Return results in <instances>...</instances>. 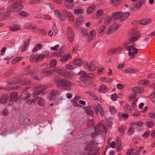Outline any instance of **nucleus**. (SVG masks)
<instances>
[{"label":"nucleus","instance_id":"1","mask_svg":"<svg viewBox=\"0 0 155 155\" xmlns=\"http://www.w3.org/2000/svg\"><path fill=\"white\" fill-rule=\"evenodd\" d=\"M53 81L59 88L66 90H70L71 89L72 84L69 81L55 76L53 78Z\"/></svg>","mask_w":155,"mask_h":155},{"label":"nucleus","instance_id":"2","mask_svg":"<svg viewBox=\"0 0 155 155\" xmlns=\"http://www.w3.org/2000/svg\"><path fill=\"white\" fill-rule=\"evenodd\" d=\"M94 145L93 141L88 144L86 147L84 152L80 155H94L97 153L99 148L98 147H94L91 149V148Z\"/></svg>","mask_w":155,"mask_h":155},{"label":"nucleus","instance_id":"3","mask_svg":"<svg viewBox=\"0 0 155 155\" xmlns=\"http://www.w3.org/2000/svg\"><path fill=\"white\" fill-rule=\"evenodd\" d=\"M104 121L102 120L101 121V123H98L96 126L95 127V131L93 133L91 137L92 138H94L97 135H98V134H101L102 132V130H98V129L101 127V125H102V128L104 130V131L105 133H107V129L105 128V127L104 126Z\"/></svg>","mask_w":155,"mask_h":155},{"label":"nucleus","instance_id":"4","mask_svg":"<svg viewBox=\"0 0 155 155\" xmlns=\"http://www.w3.org/2000/svg\"><path fill=\"white\" fill-rule=\"evenodd\" d=\"M48 87L46 86L42 85L41 84H37L35 87V89L36 90L40 89L37 91H35L32 94V96L33 97L42 94L44 90L47 89Z\"/></svg>","mask_w":155,"mask_h":155},{"label":"nucleus","instance_id":"5","mask_svg":"<svg viewBox=\"0 0 155 155\" xmlns=\"http://www.w3.org/2000/svg\"><path fill=\"white\" fill-rule=\"evenodd\" d=\"M31 96L30 94L27 92H25L23 95V98L25 101H26V103L29 105H31L32 103H35L36 102L35 99H31L30 98Z\"/></svg>","mask_w":155,"mask_h":155},{"label":"nucleus","instance_id":"6","mask_svg":"<svg viewBox=\"0 0 155 155\" xmlns=\"http://www.w3.org/2000/svg\"><path fill=\"white\" fill-rule=\"evenodd\" d=\"M135 46L136 44H133L130 46L127 47L126 48L127 50L129 51V56H132V58H133L134 56L136 54L137 52V49L135 48Z\"/></svg>","mask_w":155,"mask_h":155},{"label":"nucleus","instance_id":"7","mask_svg":"<svg viewBox=\"0 0 155 155\" xmlns=\"http://www.w3.org/2000/svg\"><path fill=\"white\" fill-rule=\"evenodd\" d=\"M59 96V93L54 90L51 91L48 95V99L50 101H53L55 100Z\"/></svg>","mask_w":155,"mask_h":155},{"label":"nucleus","instance_id":"8","mask_svg":"<svg viewBox=\"0 0 155 155\" xmlns=\"http://www.w3.org/2000/svg\"><path fill=\"white\" fill-rule=\"evenodd\" d=\"M48 66V63H45L40 65V68H42L44 67L45 68L46 67ZM41 74L45 76H48L52 75L53 74L52 71H50L46 70L45 68L41 70Z\"/></svg>","mask_w":155,"mask_h":155},{"label":"nucleus","instance_id":"9","mask_svg":"<svg viewBox=\"0 0 155 155\" xmlns=\"http://www.w3.org/2000/svg\"><path fill=\"white\" fill-rule=\"evenodd\" d=\"M94 110L96 114L98 115L99 113L102 116L104 114V110L100 104L97 103V104L93 105Z\"/></svg>","mask_w":155,"mask_h":155},{"label":"nucleus","instance_id":"10","mask_svg":"<svg viewBox=\"0 0 155 155\" xmlns=\"http://www.w3.org/2000/svg\"><path fill=\"white\" fill-rule=\"evenodd\" d=\"M67 37L68 41L72 42L74 37V35L73 31L70 27H68L67 28Z\"/></svg>","mask_w":155,"mask_h":155},{"label":"nucleus","instance_id":"11","mask_svg":"<svg viewBox=\"0 0 155 155\" xmlns=\"http://www.w3.org/2000/svg\"><path fill=\"white\" fill-rule=\"evenodd\" d=\"M137 147H134L131 148L129 149L127 152V155H139L140 152L143 149V147H140L139 149L137 150L136 152L132 153L137 149Z\"/></svg>","mask_w":155,"mask_h":155},{"label":"nucleus","instance_id":"12","mask_svg":"<svg viewBox=\"0 0 155 155\" xmlns=\"http://www.w3.org/2000/svg\"><path fill=\"white\" fill-rule=\"evenodd\" d=\"M62 12L65 16L68 18L69 21H74V17L71 12L66 10H63L62 11Z\"/></svg>","mask_w":155,"mask_h":155},{"label":"nucleus","instance_id":"13","mask_svg":"<svg viewBox=\"0 0 155 155\" xmlns=\"http://www.w3.org/2000/svg\"><path fill=\"white\" fill-rule=\"evenodd\" d=\"M119 27L118 25L116 23L112 24L109 27L106 33L108 35H109L114 31L116 30L119 28Z\"/></svg>","mask_w":155,"mask_h":155},{"label":"nucleus","instance_id":"14","mask_svg":"<svg viewBox=\"0 0 155 155\" xmlns=\"http://www.w3.org/2000/svg\"><path fill=\"white\" fill-rule=\"evenodd\" d=\"M122 47L120 46L117 48H113L110 49L108 51L107 53L108 54H113L117 52H120L122 51Z\"/></svg>","mask_w":155,"mask_h":155},{"label":"nucleus","instance_id":"15","mask_svg":"<svg viewBox=\"0 0 155 155\" xmlns=\"http://www.w3.org/2000/svg\"><path fill=\"white\" fill-rule=\"evenodd\" d=\"M52 71L56 72L60 76L64 75L66 72V71L62 68L60 67H56L52 70Z\"/></svg>","mask_w":155,"mask_h":155},{"label":"nucleus","instance_id":"16","mask_svg":"<svg viewBox=\"0 0 155 155\" xmlns=\"http://www.w3.org/2000/svg\"><path fill=\"white\" fill-rule=\"evenodd\" d=\"M64 4L66 7L71 8L74 7V0H66L64 2Z\"/></svg>","mask_w":155,"mask_h":155},{"label":"nucleus","instance_id":"17","mask_svg":"<svg viewBox=\"0 0 155 155\" xmlns=\"http://www.w3.org/2000/svg\"><path fill=\"white\" fill-rule=\"evenodd\" d=\"M138 70L137 68H128L127 69H123L122 71L123 73L134 74L138 72Z\"/></svg>","mask_w":155,"mask_h":155},{"label":"nucleus","instance_id":"18","mask_svg":"<svg viewBox=\"0 0 155 155\" xmlns=\"http://www.w3.org/2000/svg\"><path fill=\"white\" fill-rule=\"evenodd\" d=\"M37 98V103L40 107L44 106L46 104V101L44 98L41 97H38Z\"/></svg>","mask_w":155,"mask_h":155},{"label":"nucleus","instance_id":"19","mask_svg":"<svg viewBox=\"0 0 155 155\" xmlns=\"http://www.w3.org/2000/svg\"><path fill=\"white\" fill-rule=\"evenodd\" d=\"M12 9L11 10L14 9L15 11H18L21 9L23 8V6L21 5L20 2H15L12 6Z\"/></svg>","mask_w":155,"mask_h":155},{"label":"nucleus","instance_id":"20","mask_svg":"<svg viewBox=\"0 0 155 155\" xmlns=\"http://www.w3.org/2000/svg\"><path fill=\"white\" fill-rule=\"evenodd\" d=\"M72 58L71 54H68L64 55L60 59V61L62 63L66 62L69 59Z\"/></svg>","mask_w":155,"mask_h":155},{"label":"nucleus","instance_id":"21","mask_svg":"<svg viewBox=\"0 0 155 155\" xmlns=\"http://www.w3.org/2000/svg\"><path fill=\"white\" fill-rule=\"evenodd\" d=\"M122 14V12H116L112 13V18L114 20H117L118 18H121V16Z\"/></svg>","mask_w":155,"mask_h":155},{"label":"nucleus","instance_id":"22","mask_svg":"<svg viewBox=\"0 0 155 155\" xmlns=\"http://www.w3.org/2000/svg\"><path fill=\"white\" fill-rule=\"evenodd\" d=\"M18 94L16 92L12 93L10 96V101L12 102L15 101L16 102L18 97Z\"/></svg>","mask_w":155,"mask_h":155},{"label":"nucleus","instance_id":"23","mask_svg":"<svg viewBox=\"0 0 155 155\" xmlns=\"http://www.w3.org/2000/svg\"><path fill=\"white\" fill-rule=\"evenodd\" d=\"M65 47L64 46L62 47L58 52L53 53L52 55L53 56L59 57L65 52Z\"/></svg>","mask_w":155,"mask_h":155},{"label":"nucleus","instance_id":"24","mask_svg":"<svg viewBox=\"0 0 155 155\" xmlns=\"http://www.w3.org/2000/svg\"><path fill=\"white\" fill-rule=\"evenodd\" d=\"M64 76L68 79L73 78L75 76V74L72 71H66L65 73Z\"/></svg>","mask_w":155,"mask_h":155},{"label":"nucleus","instance_id":"25","mask_svg":"<svg viewBox=\"0 0 155 155\" xmlns=\"http://www.w3.org/2000/svg\"><path fill=\"white\" fill-rule=\"evenodd\" d=\"M75 20V25L77 27H78L83 23V18L81 16L78 17Z\"/></svg>","mask_w":155,"mask_h":155},{"label":"nucleus","instance_id":"26","mask_svg":"<svg viewBox=\"0 0 155 155\" xmlns=\"http://www.w3.org/2000/svg\"><path fill=\"white\" fill-rule=\"evenodd\" d=\"M108 88L105 85H102L99 88V91L102 93H105L108 91Z\"/></svg>","mask_w":155,"mask_h":155},{"label":"nucleus","instance_id":"27","mask_svg":"<svg viewBox=\"0 0 155 155\" xmlns=\"http://www.w3.org/2000/svg\"><path fill=\"white\" fill-rule=\"evenodd\" d=\"M30 38H29L28 39V41L24 42V45L21 48V50L22 51H24L27 49V46L30 43Z\"/></svg>","mask_w":155,"mask_h":155},{"label":"nucleus","instance_id":"28","mask_svg":"<svg viewBox=\"0 0 155 155\" xmlns=\"http://www.w3.org/2000/svg\"><path fill=\"white\" fill-rule=\"evenodd\" d=\"M84 110L85 112L88 115L92 116L94 114V111L91 109V107H84Z\"/></svg>","mask_w":155,"mask_h":155},{"label":"nucleus","instance_id":"29","mask_svg":"<svg viewBox=\"0 0 155 155\" xmlns=\"http://www.w3.org/2000/svg\"><path fill=\"white\" fill-rule=\"evenodd\" d=\"M130 37H131V36ZM140 37V35L139 34L135 35L134 37H132L129 38V41L130 43H132L134 41H136Z\"/></svg>","mask_w":155,"mask_h":155},{"label":"nucleus","instance_id":"30","mask_svg":"<svg viewBox=\"0 0 155 155\" xmlns=\"http://www.w3.org/2000/svg\"><path fill=\"white\" fill-rule=\"evenodd\" d=\"M8 100V97L6 95L2 96L0 99V103L4 104Z\"/></svg>","mask_w":155,"mask_h":155},{"label":"nucleus","instance_id":"31","mask_svg":"<svg viewBox=\"0 0 155 155\" xmlns=\"http://www.w3.org/2000/svg\"><path fill=\"white\" fill-rule=\"evenodd\" d=\"M151 20L150 18H146L143 19L140 21V23L142 25H146L150 23Z\"/></svg>","mask_w":155,"mask_h":155},{"label":"nucleus","instance_id":"32","mask_svg":"<svg viewBox=\"0 0 155 155\" xmlns=\"http://www.w3.org/2000/svg\"><path fill=\"white\" fill-rule=\"evenodd\" d=\"M96 8V6L94 4L90 5L87 9V12L88 14H90L93 12Z\"/></svg>","mask_w":155,"mask_h":155},{"label":"nucleus","instance_id":"33","mask_svg":"<svg viewBox=\"0 0 155 155\" xmlns=\"http://www.w3.org/2000/svg\"><path fill=\"white\" fill-rule=\"evenodd\" d=\"M25 83V80L24 79L20 81L18 80L12 81L11 83V84H15L19 83L21 85H26V84Z\"/></svg>","mask_w":155,"mask_h":155},{"label":"nucleus","instance_id":"34","mask_svg":"<svg viewBox=\"0 0 155 155\" xmlns=\"http://www.w3.org/2000/svg\"><path fill=\"white\" fill-rule=\"evenodd\" d=\"M88 69L90 71L93 72L96 70L97 67L94 63H92L88 65Z\"/></svg>","mask_w":155,"mask_h":155},{"label":"nucleus","instance_id":"35","mask_svg":"<svg viewBox=\"0 0 155 155\" xmlns=\"http://www.w3.org/2000/svg\"><path fill=\"white\" fill-rule=\"evenodd\" d=\"M112 21V18L110 16H107L104 19L103 23L106 25H108L110 24Z\"/></svg>","mask_w":155,"mask_h":155},{"label":"nucleus","instance_id":"36","mask_svg":"<svg viewBox=\"0 0 155 155\" xmlns=\"http://www.w3.org/2000/svg\"><path fill=\"white\" fill-rule=\"evenodd\" d=\"M86 94L89 96L91 97V98L94 100H97V97L94 93L91 92L90 91H87L86 92Z\"/></svg>","mask_w":155,"mask_h":155},{"label":"nucleus","instance_id":"37","mask_svg":"<svg viewBox=\"0 0 155 155\" xmlns=\"http://www.w3.org/2000/svg\"><path fill=\"white\" fill-rule=\"evenodd\" d=\"M73 62L75 65L78 66H81L82 65V61L79 58H76L74 59Z\"/></svg>","mask_w":155,"mask_h":155},{"label":"nucleus","instance_id":"38","mask_svg":"<svg viewBox=\"0 0 155 155\" xmlns=\"http://www.w3.org/2000/svg\"><path fill=\"white\" fill-rule=\"evenodd\" d=\"M143 124L141 122H139L137 123L133 122H131L130 124V125L132 126H137L138 127H140L142 126Z\"/></svg>","mask_w":155,"mask_h":155},{"label":"nucleus","instance_id":"39","mask_svg":"<svg viewBox=\"0 0 155 155\" xmlns=\"http://www.w3.org/2000/svg\"><path fill=\"white\" fill-rule=\"evenodd\" d=\"M132 91L135 93H139L141 94L142 93V91L141 88L139 87H134L132 89Z\"/></svg>","mask_w":155,"mask_h":155},{"label":"nucleus","instance_id":"40","mask_svg":"<svg viewBox=\"0 0 155 155\" xmlns=\"http://www.w3.org/2000/svg\"><path fill=\"white\" fill-rule=\"evenodd\" d=\"M100 80L101 81H102L104 83H108L109 82H112L113 81L112 79L110 78H100Z\"/></svg>","mask_w":155,"mask_h":155},{"label":"nucleus","instance_id":"41","mask_svg":"<svg viewBox=\"0 0 155 155\" xmlns=\"http://www.w3.org/2000/svg\"><path fill=\"white\" fill-rule=\"evenodd\" d=\"M106 28V26L104 25L101 26L98 28L97 29V31L99 33H104L105 32V29Z\"/></svg>","mask_w":155,"mask_h":155},{"label":"nucleus","instance_id":"42","mask_svg":"<svg viewBox=\"0 0 155 155\" xmlns=\"http://www.w3.org/2000/svg\"><path fill=\"white\" fill-rule=\"evenodd\" d=\"M116 147L118 149L120 148L121 145V141L120 138L117 137L116 138Z\"/></svg>","mask_w":155,"mask_h":155},{"label":"nucleus","instance_id":"43","mask_svg":"<svg viewBox=\"0 0 155 155\" xmlns=\"http://www.w3.org/2000/svg\"><path fill=\"white\" fill-rule=\"evenodd\" d=\"M129 16V13L128 12H125L124 14H122L121 16V18L120 19V21H123L127 18Z\"/></svg>","mask_w":155,"mask_h":155},{"label":"nucleus","instance_id":"44","mask_svg":"<svg viewBox=\"0 0 155 155\" xmlns=\"http://www.w3.org/2000/svg\"><path fill=\"white\" fill-rule=\"evenodd\" d=\"M37 54H33L30 57V60L32 62H37Z\"/></svg>","mask_w":155,"mask_h":155},{"label":"nucleus","instance_id":"45","mask_svg":"<svg viewBox=\"0 0 155 155\" xmlns=\"http://www.w3.org/2000/svg\"><path fill=\"white\" fill-rule=\"evenodd\" d=\"M57 64V61L56 59L52 60L50 63V66L51 68H54Z\"/></svg>","mask_w":155,"mask_h":155},{"label":"nucleus","instance_id":"46","mask_svg":"<svg viewBox=\"0 0 155 155\" xmlns=\"http://www.w3.org/2000/svg\"><path fill=\"white\" fill-rule=\"evenodd\" d=\"M120 0H112L110 2V4L115 6H118L120 4Z\"/></svg>","mask_w":155,"mask_h":155},{"label":"nucleus","instance_id":"47","mask_svg":"<svg viewBox=\"0 0 155 155\" xmlns=\"http://www.w3.org/2000/svg\"><path fill=\"white\" fill-rule=\"evenodd\" d=\"M146 124L148 128H150L154 126V124L153 121H149L146 122Z\"/></svg>","mask_w":155,"mask_h":155},{"label":"nucleus","instance_id":"48","mask_svg":"<svg viewBox=\"0 0 155 155\" xmlns=\"http://www.w3.org/2000/svg\"><path fill=\"white\" fill-rule=\"evenodd\" d=\"M125 127L124 126H122L119 127L118 130L120 132V135L123 136L124 134V131L125 130Z\"/></svg>","mask_w":155,"mask_h":155},{"label":"nucleus","instance_id":"49","mask_svg":"<svg viewBox=\"0 0 155 155\" xmlns=\"http://www.w3.org/2000/svg\"><path fill=\"white\" fill-rule=\"evenodd\" d=\"M66 68L68 70H71L74 69L75 67L71 63L65 65Z\"/></svg>","mask_w":155,"mask_h":155},{"label":"nucleus","instance_id":"50","mask_svg":"<svg viewBox=\"0 0 155 155\" xmlns=\"http://www.w3.org/2000/svg\"><path fill=\"white\" fill-rule=\"evenodd\" d=\"M82 82L87 84L90 85L92 83V81L91 79H84L82 80Z\"/></svg>","mask_w":155,"mask_h":155},{"label":"nucleus","instance_id":"51","mask_svg":"<svg viewBox=\"0 0 155 155\" xmlns=\"http://www.w3.org/2000/svg\"><path fill=\"white\" fill-rule=\"evenodd\" d=\"M45 58V55L43 54H37V62L40 61Z\"/></svg>","mask_w":155,"mask_h":155},{"label":"nucleus","instance_id":"52","mask_svg":"<svg viewBox=\"0 0 155 155\" xmlns=\"http://www.w3.org/2000/svg\"><path fill=\"white\" fill-rule=\"evenodd\" d=\"M20 27L18 25H14L12 26L10 28V29L11 31H16L20 30Z\"/></svg>","mask_w":155,"mask_h":155},{"label":"nucleus","instance_id":"53","mask_svg":"<svg viewBox=\"0 0 155 155\" xmlns=\"http://www.w3.org/2000/svg\"><path fill=\"white\" fill-rule=\"evenodd\" d=\"M54 12L55 16L59 18H60L61 14V12L58 9L55 10Z\"/></svg>","mask_w":155,"mask_h":155},{"label":"nucleus","instance_id":"54","mask_svg":"<svg viewBox=\"0 0 155 155\" xmlns=\"http://www.w3.org/2000/svg\"><path fill=\"white\" fill-rule=\"evenodd\" d=\"M18 15L22 17H28L29 15V14L25 12H21L18 13Z\"/></svg>","mask_w":155,"mask_h":155},{"label":"nucleus","instance_id":"55","mask_svg":"<svg viewBox=\"0 0 155 155\" xmlns=\"http://www.w3.org/2000/svg\"><path fill=\"white\" fill-rule=\"evenodd\" d=\"M109 110L111 114H114L116 113L117 110L114 107L111 106L110 107Z\"/></svg>","mask_w":155,"mask_h":155},{"label":"nucleus","instance_id":"56","mask_svg":"<svg viewBox=\"0 0 155 155\" xmlns=\"http://www.w3.org/2000/svg\"><path fill=\"white\" fill-rule=\"evenodd\" d=\"M21 59V58L17 57L12 60V63L13 64H15L16 63L20 61Z\"/></svg>","mask_w":155,"mask_h":155},{"label":"nucleus","instance_id":"57","mask_svg":"<svg viewBox=\"0 0 155 155\" xmlns=\"http://www.w3.org/2000/svg\"><path fill=\"white\" fill-rule=\"evenodd\" d=\"M134 127L130 125V127L128 131V133L129 135L131 134L134 132L135 129Z\"/></svg>","mask_w":155,"mask_h":155},{"label":"nucleus","instance_id":"58","mask_svg":"<svg viewBox=\"0 0 155 155\" xmlns=\"http://www.w3.org/2000/svg\"><path fill=\"white\" fill-rule=\"evenodd\" d=\"M79 75L81 77L84 78L86 77L87 74L85 71H82L79 72Z\"/></svg>","mask_w":155,"mask_h":155},{"label":"nucleus","instance_id":"59","mask_svg":"<svg viewBox=\"0 0 155 155\" xmlns=\"http://www.w3.org/2000/svg\"><path fill=\"white\" fill-rule=\"evenodd\" d=\"M83 12V10L80 9H76L74 10V13L76 14H81Z\"/></svg>","mask_w":155,"mask_h":155},{"label":"nucleus","instance_id":"60","mask_svg":"<svg viewBox=\"0 0 155 155\" xmlns=\"http://www.w3.org/2000/svg\"><path fill=\"white\" fill-rule=\"evenodd\" d=\"M104 11L102 9H100L97 11L96 12V15L98 16H101L104 13Z\"/></svg>","mask_w":155,"mask_h":155},{"label":"nucleus","instance_id":"61","mask_svg":"<svg viewBox=\"0 0 155 155\" xmlns=\"http://www.w3.org/2000/svg\"><path fill=\"white\" fill-rule=\"evenodd\" d=\"M150 131H147L145 132L143 135L142 137L145 138H147L150 135Z\"/></svg>","mask_w":155,"mask_h":155},{"label":"nucleus","instance_id":"62","mask_svg":"<svg viewBox=\"0 0 155 155\" xmlns=\"http://www.w3.org/2000/svg\"><path fill=\"white\" fill-rule=\"evenodd\" d=\"M79 98V97L78 96H77L75 98V100H74V101L73 102V105L75 107H79L80 106V105H79L78 104L75 103V102L76 101V99H78Z\"/></svg>","mask_w":155,"mask_h":155},{"label":"nucleus","instance_id":"63","mask_svg":"<svg viewBox=\"0 0 155 155\" xmlns=\"http://www.w3.org/2000/svg\"><path fill=\"white\" fill-rule=\"evenodd\" d=\"M118 96L116 93L112 94L111 96V99L113 101H116L117 99Z\"/></svg>","mask_w":155,"mask_h":155},{"label":"nucleus","instance_id":"64","mask_svg":"<svg viewBox=\"0 0 155 155\" xmlns=\"http://www.w3.org/2000/svg\"><path fill=\"white\" fill-rule=\"evenodd\" d=\"M142 5L138 2L135 4L134 7L136 8H139Z\"/></svg>","mask_w":155,"mask_h":155}]
</instances>
